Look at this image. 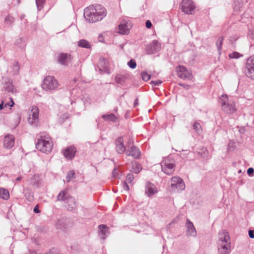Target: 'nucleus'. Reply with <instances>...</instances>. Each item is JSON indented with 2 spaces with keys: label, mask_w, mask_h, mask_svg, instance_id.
Returning <instances> with one entry per match:
<instances>
[{
  "label": "nucleus",
  "mask_w": 254,
  "mask_h": 254,
  "mask_svg": "<svg viewBox=\"0 0 254 254\" xmlns=\"http://www.w3.org/2000/svg\"><path fill=\"white\" fill-rule=\"evenodd\" d=\"M107 14V11L104 7L100 4L90 6L85 8L84 16L89 22L94 23L101 20Z\"/></svg>",
  "instance_id": "1"
},
{
  "label": "nucleus",
  "mask_w": 254,
  "mask_h": 254,
  "mask_svg": "<svg viewBox=\"0 0 254 254\" xmlns=\"http://www.w3.org/2000/svg\"><path fill=\"white\" fill-rule=\"evenodd\" d=\"M219 102L221 104L222 110L226 113L231 114L236 111L234 102L229 100L227 95H222L219 98Z\"/></svg>",
  "instance_id": "2"
},
{
  "label": "nucleus",
  "mask_w": 254,
  "mask_h": 254,
  "mask_svg": "<svg viewBox=\"0 0 254 254\" xmlns=\"http://www.w3.org/2000/svg\"><path fill=\"white\" fill-rule=\"evenodd\" d=\"M36 147L42 152L48 153L52 150L53 144L50 138L45 139L41 137L40 139H38Z\"/></svg>",
  "instance_id": "3"
},
{
  "label": "nucleus",
  "mask_w": 254,
  "mask_h": 254,
  "mask_svg": "<svg viewBox=\"0 0 254 254\" xmlns=\"http://www.w3.org/2000/svg\"><path fill=\"white\" fill-rule=\"evenodd\" d=\"M162 171L168 175L173 174L175 170V160L170 158H165L161 162Z\"/></svg>",
  "instance_id": "4"
},
{
  "label": "nucleus",
  "mask_w": 254,
  "mask_h": 254,
  "mask_svg": "<svg viewBox=\"0 0 254 254\" xmlns=\"http://www.w3.org/2000/svg\"><path fill=\"white\" fill-rule=\"evenodd\" d=\"M59 86L57 79L52 76L45 77L42 84V88L46 91H51L58 88Z\"/></svg>",
  "instance_id": "5"
},
{
  "label": "nucleus",
  "mask_w": 254,
  "mask_h": 254,
  "mask_svg": "<svg viewBox=\"0 0 254 254\" xmlns=\"http://www.w3.org/2000/svg\"><path fill=\"white\" fill-rule=\"evenodd\" d=\"M244 72L247 77L254 79V57L251 56L247 59Z\"/></svg>",
  "instance_id": "6"
},
{
  "label": "nucleus",
  "mask_w": 254,
  "mask_h": 254,
  "mask_svg": "<svg viewBox=\"0 0 254 254\" xmlns=\"http://www.w3.org/2000/svg\"><path fill=\"white\" fill-rule=\"evenodd\" d=\"M171 187L174 191H179L185 189V184L183 180L180 177L175 176L171 178Z\"/></svg>",
  "instance_id": "7"
},
{
  "label": "nucleus",
  "mask_w": 254,
  "mask_h": 254,
  "mask_svg": "<svg viewBox=\"0 0 254 254\" xmlns=\"http://www.w3.org/2000/svg\"><path fill=\"white\" fill-rule=\"evenodd\" d=\"M176 71L179 77L183 79L190 80L192 77L191 72L187 67L183 65H179L176 67Z\"/></svg>",
  "instance_id": "8"
},
{
  "label": "nucleus",
  "mask_w": 254,
  "mask_h": 254,
  "mask_svg": "<svg viewBox=\"0 0 254 254\" xmlns=\"http://www.w3.org/2000/svg\"><path fill=\"white\" fill-rule=\"evenodd\" d=\"M181 6L182 11L187 14H192L195 7L191 0H183Z\"/></svg>",
  "instance_id": "9"
},
{
  "label": "nucleus",
  "mask_w": 254,
  "mask_h": 254,
  "mask_svg": "<svg viewBox=\"0 0 254 254\" xmlns=\"http://www.w3.org/2000/svg\"><path fill=\"white\" fill-rule=\"evenodd\" d=\"M31 114L28 119V123L35 126H37L39 122V109L36 106L32 107L31 109Z\"/></svg>",
  "instance_id": "10"
},
{
  "label": "nucleus",
  "mask_w": 254,
  "mask_h": 254,
  "mask_svg": "<svg viewBox=\"0 0 254 254\" xmlns=\"http://www.w3.org/2000/svg\"><path fill=\"white\" fill-rule=\"evenodd\" d=\"M98 67L102 72L107 73L108 74L110 73L109 62L108 60L104 58H100L98 64Z\"/></svg>",
  "instance_id": "11"
},
{
  "label": "nucleus",
  "mask_w": 254,
  "mask_h": 254,
  "mask_svg": "<svg viewBox=\"0 0 254 254\" xmlns=\"http://www.w3.org/2000/svg\"><path fill=\"white\" fill-rule=\"evenodd\" d=\"M161 44L158 41L154 40L146 48V53L148 54H154L160 50Z\"/></svg>",
  "instance_id": "12"
},
{
  "label": "nucleus",
  "mask_w": 254,
  "mask_h": 254,
  "mask_svg": "<svg viewBox=\"0 0 254 254\" xmlns=\"http://www.w3.org/2000/svg\"><path fill=\"white\" fill-rule=\"evenodd\" d=\"M126 155L128 156H131L134 159H139L141 155V152L137 147L132 146L127 149Z\"/></svg>",
  "instance_id": "13"
},
{
  "label": "nucleus",
  "mask_w": 254,
  "mask_h": 254,
  "mask_svg": "<svg viewBox=\"0 0 254 254\" xmlns=\"http://www.w3.org/2000/svg\"><path fill=\"white\" fill-rule=\"evenodd\" d=\"M157 192V189L152 183L147 182L145 185V193L148 196H151Z\"/></svg>",
  "instance_id": "14"
},
{
  "label": "nucleus",
  "mask_w": 254,
  "mask_h": 254,
  "mask_svg": "<svg viewBox=\"0 0 254 254\" xmlns=\"http://www.w3.org/2000/svg\"><path fill=\"white\" fill-rule=\"evenodd\" d=\"M15 138L13 135L7 134L5 136L3 140V146L7 149L11 148L14 144Z\"/></svg>",
  "instance_id": "15"
},
{
  "label": "nucleus",
  "mask_w": 254,
  "mask_h": 254,
  "mask_svg": "<svg viewBox=\"0 0 254 254\" xmlns=\"http://www.w3.org/2000/svg\"><path fill=\"white\" fill-rule=\"evenodd\" d=\"M219 239L218 241V245H222L223 244L230 242V237L228 232L225 231H222L218 234Z\"/></svg>",
  "instance_id": "16"
},
{
  "label": "nucleus",
  "mask_w": 254,
  "mask_h": 254,
  "mask_svg": "<svg viewBox=\"0 0 254 254\" xmlns=\"http://www.w3.org/2000/svg\"><path fill=\"white\" fill-rule=\"evenodd\" d=\"M115 144L116 150L118 153L123 154L126 150V148L124 144V139L122 137H119L116 140Z\"/></svg>",
  "instance_id": "17"
},
{
  "label": "nucleus",
  "mask_w": 254,
  "mask_h": 254,
  "mask_svg": "<svg viewBox=\"0 0 254 254\" xmlns=\"http://www.w3.org/2000/svg\"><path fill=\"white\" fill-rule=\"evenodd\" d=\"M131 27L130 23L123 21L119 25V33L121 34H127L129 33Z\"/></svg>",
  "instance_id": "18"
},
{
  "label": "nucleus",
  "mask_w": 254,
  "mask_h": 254,
  "mask_svg": "<svg viewBox=\"0 0 254 254\" xmlns=\"http://www.w3.org/2000/svg\"><path fill=\"white\" fill-rule=\"evenodd\" d=\"M76 149L74 146H69L64 151V157L69 160L72 159L75 156Z\"/></svg>",
  "instance_id": "19"
},
{
  "label": "nucleus",
  "mask_w": 254,
  "mask_h": 254,
  "mask_svg": "<svg viewBox=\"0 0 254 254\" xmlns=\"http://www.w3.org/2000/svg\"><path fill=\"white\" fill-rule=\"evenodd\" d=\"M187 235L192 237H195L196 231L193 226V223L189 220L187 219L186 221Z\"/></svg>",
  "instance_id": "20"
},
{
  "label": "nucleus",
  "mask_w": 254,
  "mask_h": 254,
  "mask_svg": "<svg viewBox=\"0 0 254 254\" xmlns=\"http://www.w3.org/2000/svg\"><path fill=\"white\" fill-rule=\"evenodd\" d=\"M99 229V235L101 239L103 240H105L109 234L108 227L104 224H101L98 226Z\"/></svg>",
  "instance_id": "21"
},
{
  "label": "nucleus",
  "mask_w": 254,
  "mask_h": 254,
  "mask_svg": "<svg viewBox=\"0 0 254 254\" xmlns=\"http://www.w3.org/2000/svg\"><path fill=\"white\" fill-rule=\"evenodd\" d=\"M71 60L70 55L65 53H61L58 55V62L62 65H68V62Z\"/></svg>",
  "instance_id": "22"
},
{
  "label": "nucleus",
  "mask_w": 254,
  "mask_h": 254,
  "mask_svg": "<svg viewBox=\"0 0 254 254\" xmlns=\"http://www.w3.org/2000/svg\"><path fill=\"white\" fill-rule=\"evenodd\" d=\"M67 203V209L70 211H73L76 209L77 204L76 203L74 197L70 196L67 195L66 200L65 202Z\"/></svg>",
  "instance_id": "23"
},
{
  "label": "nucleus",
  "mask_w": 254,
  "mask_h": 254,
  "mask_svg": "<svg viewBox=\"0 0 254 254\" xmlns=\"http://www.w3.org/2000/svg\"><path fill=\"white\" fill-rule=\"evenodd\" d=\"M218 252L220 254H229L231 249L230 242L223 244L222 245H218Z\"/></svg>",
  "instance_id": "24"
},
{
  "label": "nucleus",
  "mask_w": 254,
  "mask_h": 254,
  "mask_svg": "<svg viewBox=\"0 0 254 254\" xmlns=\"http://www.w3.org/2000/svg\"><path fill=\"white\" fill-rule=\"evenodd\" d=\"M3 89L4 91L8 93H14L16 92V89L13 85L12 81L10 80H8L7 81H5L3 86Z\"/></svg>",
  "instance_id": "25"
},
{
  "label": "nucleus",
  "mask_w": 254,
  "mask_h": 254,
  "mask_svg": "<svg viewBox=\"0 0 254 254\" xmlns=\"http://www.w3.org/2000/svg\"><path fill=\"white\" fill-rule=\"evenodd\" d=\"M127 79V76L122 74L117 75L115 77L116 83L122 85H124L126 83Z\"/></svg>",
  "instance_id": "26"
},
{
  "label": "nucleus",
  "mask_w": 254,
  "mask_h": 254,
  "mask_svg": "<svg viewBox=\"0 0 254 254\" xmlns=\"http://www.w3.org/2000/svg\"><path fill=\"white\" fill-rule=\"evenodd\" d=\"M67 195H69L67 194V190H62L57 196V200L65 202Z\"/></svg>",
  "instance_id": "27"
},
{
  "label": "nucleus",
  "mask_w": 254,
  "mask_h": 254,
  "mask_svg": "<svg viewBox=\"0 0 254 254\" xmlns=\"http://www.w3.org/2000/svg\"><path fill=\"white\" fill-rule=\"evenodd\" d=\"M102 118L106 121H112L113 122H116L117 120V117L114 114L104 115L102 116Z\"/></svg>",
  "instance_id": "28"
},
{
  "label": "nucleus",
  "mask_w": 254,
  "mask_h": 254,
  "mask_svg": "<svg viewBox=\"0 0 254 254\" xmlns=\"http://www.w3.org/2000/svg\"><path fill=\"white\" fill-rule=\"evenodd\" d=\"M0 197L4 199L7 200L9 197V193L8 191L3 188L0 189Z\"/></svg>",
  "instance_id": "29"
},
{
  "label": "nucleus",
  "mask_w": 254,
  "mask_h": 254,
  "mask_svg": "<svg viewBox=\"0 0 254 254\" xmlns=\"http://www.w3.org/2000/svg\"><path fill=\"white\" fill-rule=\"evenodd\" d=\"M197 153L203 159H208V151L206 148L202 147L200 149V151H198Z\"/></svg>",
  "instance_id": "30"
},
{
  "label": "nucleus",
  "mask_w": 254,
  "mask_h": 254,
  "mask_svg": "<svg viewBox=\"0 0 254 254\" xmlns=\"http://www.w3.org/2000/svg\"><path fill=\"white\" fill-rule=\"evenodd\" d=\"M78 46L86 49H89L91 47V45L85 39H82L79 41L78 42Z\"/></svg>",
  "instance_id": "31"
},
{
  "label": "nucleus",
  "mask_w": 254,
  "mask_h": 254,
  "mask_svg": "<svg viewBox=\"0 0 254 254\" xmlns=\"http://www.w3.org/2000/svg\"><path fill=\"white\" fill-rule=\"evenodd\" d=\"M223 40L224 37L223 36H220L218 38L216 43V45L217 46V50L219 52V54H220V52L222 50V46L223 45Z\"/></svg>",
  "instance_id": "32"
},
{
  "label": "nucleus",
  "mask_w": 254,
  "mask_h": 254,
  "mask_svg": "<svg viewBox=\"0 0 254 254\" xmlns=\"http://www.w3.org/2000/svg\"><path fill=\"white\" fill-rule=\"evenodd\" d=\"M20 66L18 62H15L12 66V73L13 74H17L19 70Z\"/></svg>",
  "instance_id": "33"
},
{
  "label": "nucleus",
  "mask_w": 254,
  "mask_h": 254,
  "mask_svg": "<svg viewBox=\"0 0 254 254\" xmlns=\"http://www.w3.org/2000/svg\"><path fill=\"white\" fill-rule=\"evenodd\" d=\"M46 2V0H36V4L38 10L43 8Z\"/></svg>",
  "instance_id": "34"
},
{
  "label": "nucleus",
  "mask_w": 254,
  "mask_h": 254,
  "mask_svg": "<svg viewBox=\"0 0 254 254\" xmlns=\"http://www.w3.org/2000/svg\"><path fill=\"white\" fill-rule=\"evenodd\" d=\"M241 57H243V55L240 54L239 53L237 52H233L232 53L230 54L229 55V57L230 59H238Z\"/></svg>",
  "instance_id": "35"
},
{
  "label": "nucleus",
  "mask_w": 254,
  "mask_h": 254,
  "mask_svg": "<svg viewBox=\"0 0 254 254\" xmlns=\"http://www.w3.org/2000/svg\"><path fill=\"white\" fill-rule=\"evenodd\" d=\"M141 77H142V80L145 81H147L149 80L150 79V78H151L150 74L147 73L145 71L141 72Z\"/></svg>",
  "instance_id": "36"
},
{
  "label": "nucleus",
  "mask_w": 254,
  "mask_h": 254,
  "mask_svg": "<svg viewBox=\"0 0 254 254\" xmlns=\"http://www.w3.org/2000/svg\"><path fill=\"white\" fill-rule=\"evenodd\" d=\"M141 169V165L138 163H135L133 165V170L136 174L139 173Z\"/></svg>",
  "instance_id": "37"
},
{
  "label": "nucleus",
  "mask_w": 254,
  "mask_h": 254,
  "mask_svg": "<svg viewBox=\"0 0 254 254\" xmlns=\"http://www.w3.org/2000/svg\"><path fill=\"white\" fill-rule=\"evenodd\" d=\"M127 65L131 69H134L136 66V63L134 59H131L128 63Z\"/></svg>",
  "instance_id": "38"
},
{
  "label": "nucleus",
  "mask_w": 254,
  "mask_h": 254,
  "mask_svg": "<svg viewBox=\"0 0 254 254\" xmlns=\"http://www.w3.org/2000/svg\"><path fill=\"white\" fill-rule=\"evenodd\" d=\"M74 172L73 170L70 171L66 176V179L67 180V181L69 182L71 179L74 178Z\"/></svg>",
  "instance_id": "39"
},
{
  "label": "nucleus",
  "mask_w": 254,
  "mask_h": 254,
  "mask_svg": "<svg viewBox=\"0 0 254 254\" xmlns=\"http://www.w3.org/2000/svg\"><path fill=\"white\" fill-rule=\"evenodd\" d=\"M14 18L10 16H7L5 18V22L7 24L10 25L14 22Z\"/></svg>",
  "instance_id": "40"
},
{
  "label": "nucleus",
  "mask_w": 254,
  "mask_h": 254,
  "mask_svg": "<svg viewBox=\"0 0 254 254\" xmlns=\"http://www.w3.org/2000/svg\"><path fill=\"white\" fill-rule=\"evenodd\" d=\"M193 128L197 132H199L201 128V126L198 123L195 122L193 125Z\"/></svg>",
  "instance_id": "41"
},
{
  "label": "nucleus",
  "mask_w": 254,
  "mask_h": 254,
  "mask_svg": "<svg viewBox=\"0 0 254 254\" xmlns=\"http://www.w3.org/2000/svg\"><path fill=\"white\" fill-rule=\"evenodd\" d=\"M133 175L131 173H129L127 175L126 180L128 183H131L133 180Z\"/></svg>",
  "instance_id": "42"
},
{
  "label": "nucleus",
  "mask_w": 254,
  "mask_h": 254,
  "mask_svg": "<svg viewBox=\"0 0 254 254\" xmlns=\"http://www.w3.org/2000/svg\"><path fill=\"white\" fill-rule=\"evenodd\" d=\"M247 174L250 176H253L254 174V169L253 168H249L247 170Z\"/></svg>",
  "instance_id": "43"
},
{
  "label": "nucleus",
  "mask_w": 254,
  "mask_h": 254,
  "mask_svg": "<svg viewBox=\"0 0 254 254\" xmlns=\"http://www.w3.org/2000/svg\"><path fill=\"white\" fill-rule=\"evenodd\" d=\"M119 171L117 168H114L112 172V175L113 177H118Z\"/></svg>",
  "instance_id": "44"
},
{
  "label": "nucleus",
  "mask_w": 254,
  "mask_h": 254,
  "mask_svg": "<svg viewBox=\"0 0 254 254\" xmlns=\"http://www.w3.org/2000/svg\"><path fill=\"white\" fill-rule=\"evenodd\" d=\"M162 83L161 80H158L156 81H152L151 83L154 86H158L160 85Z\"/></svg>",
  "instance_id": "45"
},
{
  "label": "nucleus",
  "mask_w": 254,
  "mask_h": 254,
  "mask_svg": "<svg viewBox=\"0 0 254 254\" xmlns=\"http://www.w3.org/2000/svg\"><path fill=\"white\" fill-rule=\"evenodd\" d=\"M179 85L182 87H183L184 89L186 90H189L190 88V86L188 84H185L183 83H179Z\"/></svg>",
  "instance_id": "46"
},
{
  "label": "nucleus",
  "mask_w": 254,
  "mask_h": 254,
  "mask_svg": "<svg viewBox=\"0 0 254 254\" xmlns=\"http://www.w3.org/2000/svg\"><path fill=\"white\" fill-rule=\"evenodd\" d=\"M145 26L147 28H150L152 26V23L149 20H146L145 22Z\"/></svg>",
  "instance_id": "47"
},
{
  "label": "nucleus",
  "mask_w": 254,
  "mask_h": 254,
  "mask_svg": "<svg viewBox=\"0 0 254 254\" xmlns=\"http://www.w3.org/2000/svg\"><path fill=\"white\" fill-rule=\"evenodd\" d=\"M33 211L35 213H39L40 212V210L39 209V206L38 205H36L34 208V209H33Z\"/></svg>",
  "instance_id": "48"
},
{
  "label": "nucleus",
  "mask_w": 254,
  "mask_h": 254,
  "mask_svg": "<svg viewBox=\"0 0 254 254\" xmlns=\"http://www.w3.org/2000/svg\"><path fill=\"white\" fill-rule=\"evenodd\" d=\"M123 187L124 189V190H129V186L127 185V183L126 182H124L123 183Z\"/></svg>",
  "instance_id": "49"
},
{
  "label": "nucleus",
  "mask_w": 254,
  "mask_h": 254,
  "mask_svg": "<svg viewBox=\"0 0 254 254\" xmlns=\"http://www.w3.org/2000/svg\"><path fill=\"white\" fill-rule=\"evenodd\" d=\"M249 236L251 238H254V231L249 230Z\"/></svg>",
  "instance_id": "50"
},
{
  "label": "nucleus",
  "mask_w": 254,
  "mask_h": 254,
  "mask_svg": "<svg viewBox=\"0 0 254 254\" xmlns=\"http://www.w3.org/2000/svg\"><path fill=\"white\" fill-rule=\"evenodd\" d=\"M22 41H23L22 38H19L18 39H17L16 42H15V44L17 45H21V44L22 42Z\"/></svg>",
  "instance_id": "51"
},
{
  "label": "nucleus",
  "mask_w": 254,
  "mask_h": 254,
  "mask_svg": "<svg viewBox=\"0 0 254 254\" xmlns=\"http://www.w3.org/2000/svg\"><path fill=\"white\" fill-rule=\"evenodd\" d=\"M27 199L28 200L31 201L33 199V196L29 194V195L27 196Z\"/></svg>",
  "instance_id": "52"
},
{
  "label": "nucleus",
  "mask_w": 254,
  "mask_h": 254,
  "mask_svg": "<svg viewBox=\"0 0 254 254\" xmlns=\"http://www.w3.org/2000/svg\"><path fill=\"white\" fill-rule=\"evenodd\" d=\"M10 100H11V101H10V103H10L9 106L12 107L13 106V105L14 104V103L13 100L11 98H10Z\"/></svg>",
  "instance_id": "53"
},
{
  "label": "nucleus",
  "mask_w": 254,
  "mask_h": 254,
  "mask_svg": "<svg viewBox=\"0 0 254 254\" xmlns=\"http://www.w3.org/2000/svg\"><path fill=\"white\" fill-rule=\"evenodd\" d=\"M138 105V99H136L134 102V106L135 107Z\"/></svg>",
  "instance_id": "54"
},
{
  "label": "nucleus",
  "mask_w": 254,
  "mask_h": 254,
  "mask_svg": "<svg viewBox=\"0 0 254 254\" xmlns=\"http://www.w3.org/2000/svg\"><path fill=\"white\" fill-rule=\"evenodd\" d=\"M98 39H99V41L100 42H103V36H102V35H100V36H99Z\"/></svg>",
  "instance_id": "55"
},
{
  "label": "nucleus",
  "mask_w": 254,
  "mask_h": 254,
  "mask_svg": "<svg viewBox=\"0 0 254 254\" xmlns=\"http://www.w3.org/2000/svg\"><path fill=\"white\" fill-rule=\"evenodd\" d=\"M4 107V106H3V102H2L0 104V110H2Z\"/></svg>",
  "instance_id": "56"
},
{
  "label": "nucleus",
  "mask_w": 254,
  "mask_h": 254,
  "mask_svg": "<svg viewBox=\"0 0 254 254\" xmlns=\"http://www.w3.org/2000/svg\"><path fill=\"white\" fill-rule=\"evenodd\" d=\"M21 179H22V178L21 177H18L16 178L15 181L16 182H18V181H20L21 180Z\"/></svg>",
  "instance_id": "57"
},
{
  "label": "nucleus",
  "mask_w": 254,
  "mask_h": 254,
  "mask_svg": "<svg viewBox=\"0 0 254 254\" xmlns=\"http://www.w3.org/2000/svg\"><path fill=\"white\" fill-rule=\"evenodd\" d=\"M9 105H10V103H6V104H5V105H4V107H7V106H9Z\"/></svg>",
  "instance_id": "58"
},
{
  "label": "nucleus",
  "mask_w": 254,
  "mask_h": 254,
  "mask_svg": "<svg viewBox=\"0 0 254 254\" xmlns=\"http://www.w3.org/2000/svg\"><path fill=\"white\" fill-rule=\"evenodd\" d=\"M24 17H25V15H22L20 16V18H21V19H22V18H23Z\"/></svg>",
  "instance_id": "59"
},
{
  "label": "nucleus",
  "mask_w": 254,
  "mask_h": 254,
  "mask_svg": "<svg viewBox=\"0 0 254 254\" xmlns=\"http://www.w3.org/2000/svg\"><path fill=\"white\" fill-rule=\"evenodd\" d=\"M230 42L233 44L234 43V42L232 41V39H230Z\"/></svg>",
  "instance_id": "60"
},
{
  "label": "nucleus",
  "mask_w": 254,
  "mask_h": 254,
  "mask_svg": "<svg viewBox=\"0 0 254 254\" xmlns=\"http://www.w3.org/2000/svg\"><path fill=\"white\" fill-rule=\"evenodd\" d=\"M237 40V38H235V39H234V41H236Z\"/></svg>",
  "instance_id": "61"
}]
</instances>
